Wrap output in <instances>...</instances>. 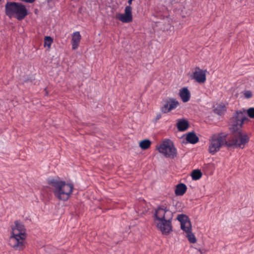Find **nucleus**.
I'll list each match as a JSON object with an SVG mask.
<instances>
[{
	"instance_id": "17",
	"label": "nucleus",
	"mask_w": 254,
	"mask_h": 254,
	"mask_svg": "<svg viewBox=\"0 0 254 254\" xmlns=\"http://www.w3.org/2000/svg\"><path fill=\"white\" fill-rule=\"evenodd\" d=\"M187 189V186L185 184L181 183L176 186L175 190L176 195H183L186 191Z\"/></svg>"
},
{
	"instance_id": "8",
	"label": "nucleus",
	"mask_w": 254,
	"mask_h": 254,
	"mask_svg": "<svg viewBox=\"0 0 254 254\" xmlns=\"http://www.w3.org/2000/svg\"><path fill=\"white\" fill-rule=\"evenodd\" d=\"M235 138L231 141L227 143V146L230 147L235 146L240 148H243L246 143L249 141V137L246 134H243L239 130L234 131Z\"/></svg>"
},
{
	"instance_id": "12",
	"label": "nucleus",
	"mask_w": 254,
	"mask_h": 254,
	"mask_svg": "<svg viewBox=\"0 0 254 254\" xmlns=\"http://www.w3.org/2000/svg\"><path fill=\"white\" fill-rule=\"evenodd\" d=\"M206 71L199 67H196L195 71L193 72V78L196 82L199 83H203L206 81Z\"/></svg>"
},
{
	"instance_id": "14",
	"label": "nucleus",
	"mask_w": 254,
	"mask_h": 254,
	"mask_svg": "<svg viewBox=\"0 0 254 254\" xmlns=\"http://www.w3.org/2000/svg\"><path fill=\"white\" fill-rule=\"evenodd\" d=\"M179 96L183 102H188L190 98V93L187 87H183L179 91Z\"/></svg>"
},
{
	"instance_id": "6",
	"label": "nucleus",
	"mask_w": 254,
	"mask_h": 254,
	"mask_svg": "<svg viewBox=\"0 0 254 254\" xmlns=\"http://www.w3.org/2000/svg\"><path fill=\"white\" fill-rule=\"evenodd\" d=\"M47 182L52 186L56 197L60 200H63L64 181L58 179L49 178L47 180Z\"/></svg>"
},
{
	"instance_id": "11",
	"label": "nucleus",
	"mask_w": 254,
	"mask_h": 254,
	"mask_svg": "<svg viewBox=\"0 0 254 254\" xmlns=\"http://www.w3.org/2000/svg\"><path fill=\"white\" fill-rule=\"evenodd\" d=\"M179 105V102L174 98H168L164 101V105L161 107L163 113H168L171 110L175 109Z\"/></svg>"
},
{
	"instance_id": "27",
	"label": "nucleus",
	"mask_w": 254,
	"mask_h": 254,
	"mask_svg": "<svg viewBox=\"0 0 254 254\" xmlns=\"http://www.w3.org/2000/svg\"><path fill=\"white\" fill-rule=\"evenodd\" d=\"M244 97L246 99H250L253 96L252 92L251 91H250V90H246V91H245L244 92Z\"/></svg>"
},
{
	"instance_id": "7",
	"label": "nucleus",
	"mask_w": 254,
	"mask_h": 254,
	"mask_svg": "<svg viewBox=\"0 0 254 254\" xmlns=\"http://www.w3.org/2000/svg\"><path fill=\"white\" fill-rule=\"evenodd\" d=\"M173 217L172 211L164 205L158 206L155 209L154 220L155 222L168 218L172 219Z\"/></svg>"
},
{
	"instance_id": "13",
	"label": "nucleus",
	"mask_w": 254,
	"mask_h": 254,
	"mask_svg": "<svg viewBox=\"0 0 254 254\" xmlns=\"http://www.w3.org/2000/svg\"><path fill=\"white\" fill-rule=\"evenodd\" d=\"M81 40V35L79 32L76 31L72 34L71 44L72 49L73 50H76L79 46V43Z\"/></svg>"
},
{
	"instance_id": "26",
	"label": "nucleus",
	"mask_w": 254,
	"mask_h": 254,
	"mask_svg": "<svg viewBox=\"0 0 254 254\" xmlns=\"http://www.w3.org/2000/svg\"><path fill=\"white\" fill-rule=\"evenodd\" d=\"M248 116L251 118H254V108H250L247 111Z\"/></svg>"
},
{
	"instance_id": "1",
	"label": "nucleus",
	"mask_w": 254,
	"mask_h": 254,
	"mask_svg": "<svg viewBox=\"0 0 254 254\" xmlns=\"http://www.w3.org/2000/svg\"><path fill=\"white\" fill-rule=\"evenodd\" d=\"M14 223L15 226L12 228L11 235L8 243L14 250L20 251L24 248L25 229L22 223L16 221Z\"/></svg>"
},
{
	"instance_id": "10",
	"label": "nucleus",
	"mask_w": 254,
	"mask_h": 254,
	"mask_svg": "<svg viewBox=\"0 0 254 254\" xmlns=\"http://www.w3.org/2000/svg\"><path fill=\"white\" fill-rule=\"evenodd\" d=\"M172 220L168 218L157 221V228L163 235H168L172 231Z\"/></svg>"
},
{
	"instance_id": "18",
	"label": "nucleus",
	"mask_w": 254,
	"mask_h": 254,
	"mask_svg": "<svg viewBox=\"0 0 254 254\" xmlns=\"http://www.w3.org/2000/svg\"><path fill=\"white\" fill-rule=\"evenodd\" d=\"M186 140L188 142L190 143L195 144L198 141L199 138L194 132H190L187 134L186 136Z\"/></svg>"
},
{
	"instance_id": "28",
	"label": "nucleus",
	"mask_w": 254,
	"mask_h": 254,
	"mask_svg": "<svg viewBox=\"0 0 254 254\" xmlns=\"http://www.w3.org/2000/svg\"><path fill=\"white\" fill-rule=\"evenodd\" d=\"M20 0L22 1H24V2L30 3H33V2H34L35 1V0Z\"/></svg>"
},
{
	"instance_id": "25",
	"label": "nucleus",
	"mask_w": 254,
	"mask_h": 254,
	"mask_svg": "<svg viewBox=\"0 0 254 254\" xmlns=\"http://www.w3.org/2000/svg\"><path fill=\"white\" fill-rule=\"evenodd\" d=\"M53 43V39L50 36H45L44 39V46L49 48L51 46Z\"/></svg>"
},
{
	"instance_id": "16",
	"label": "nucleus",
	"mask_w": 254,
	"mask_h": 254,
	"mask_svg": "<svg viewBox=\"0 0 254 254\" xmlns=\"http://www.w3.org/2000/svg\"><path fill=\"white\" fill-rule=\"evenodd\" d=\"M178 129L180 131H185L189 127L188 122L185 120L182 119L178 121L177 124Z\"/></svg>"
},
{
	"instance_id": "9",
	"label": "nucleus",
	"mask_w": 254,
	"mask_h": 254,
	"mask_svg": "<svg viewBox=\"0 0 254 254\" xmlns=\"http://www.w3.org/2000/svg\"><path fill=\"white\" fill-rule=\"evenodd\" d=\"M133 0H128V5L125 7V12L124 13H118L116 15V18L124 23H128L132 20V8L130 5Z\"/></svg>"
},
{
	"instance_id": "4",
	"label": "nucleus",
	"mask_w": 254,
	"mask_h": 254,
	"mask_svg": "<svg viewBox=\"0 0 254 254\" xmlns=\"http://www.w3.org/2000/svg\"><path fill=\"white\" fill-rule=\"evenodd\" d=\"M156 149L166 158L174 159L177 155V148L169 139H164L160 145L156 146Z\"/></svg>"
},
{
	"instance_id": "5",
	"label": "nucleus",
	"mask_w": 254,
	"mask_h": 254,
	"mask_svg": "<svg viewBox=\"0 0 254 254\" xmlns=\"http://www.w3.org/2000/svg\"><path fill=\"white\" fill-rule=\"evenodd\" d=\"M247 120L248 118L246 116L245 110L236 111L232 119V131L239 130L242 127L244 122Z\"/></svg>"
},
{
	"instance_id": "30",
	"label": "nucleus",
	"mask_w": 254,
	"mask_h": 254,
	"mask_svg": "<svg viewBox=\"0 0 254 254\" xmlns=\"http://www.w3.org/2000/svg\"><path fill=\"white\" fill-rule=\"evenodd\" d=\"M1 0H0V1H1Z\"/></svg>"
},
{
	"instance_id": "21",
	"label": "nucleus",
	"mask_w": 254,
	"mask_h": 254,
	"mask_svg": "<svg viewBox=\"0 0 254 254\" xmlns=\"http://www.w3.org/2000/svg\"><path fill=\"white\" fill-rule=\"evenodd\" d=\"M151 145V141L149 139H144L139 143V146L141 149L145 150L148 149Z\"/></svg>"
},
{
	"instance_id": "29",
	"label": "nucleus",
	"mask_w": 254,
	"mask_h": 254,
	"mask_svg": "<svg viewBox=\"0 0 254 254\" xmlns=\"http://www.w3.org/2000/svg\"><path fill=\"white\" fill-rule=\"evenodd\" d=\"M162 116H161V114L160 113H159V114H157L156 115V116L155 117V120L156 121L159 120L161 118Z\"/></svg>"
},
{
	"instance_id": "19",
	"label": "nucleus",
	"mask_w": 254,
	"mask_h": 254,
	"mask_svg": "<svg viewBox=\"0 0 254 254\" xmlns=\"http://www.w3.org/2000/svg\"><path fill=\"white\" fill-rule=\"evenodd\" d=\"M181 228L186 233L191 231V224L190 221H188L181 225Z\"/></svg>"
},
{
	"instance_id": "23",
	"label": "nucleus",
	"mask_w": 254,
	"mask_h": 254,
	"mask_svg": "<svg viewBox=\"0 0 254 254\" xmlns=\"http://www.w3.org/2000/svg\"><path fill=\"white\" fill-rule=\"evenodd\" d=\"M177 220L180 222L181 225L190 221L188 217L183 214H179L177 216Z\"/></svg>"
},
{
	"instance_id": "15",
	"label": "nucleus",
	"mask_w": 254,
	"mask_h": 254,
	"mask_svg": "<svg viewBox=\"0 0 254 254\" xmlns=\"http://www.w3.org/2000/svg\"><path fill=\"white\" fill-rule=\"evenodd\" d=\"M74 187L73 183L70 181L65 183L64 181V201L67 200L71 192Z\"/></svg>"
},
{
	"instance_id": "24",
	"label": "nucleus",
	"mask_w": 254,
	"mask_h": 254,
	"mask_svg": "<svg viewBox=\"0 0 254 254\" xmlns=\"http://www.w3.org/2000/svg\"><path fill=\"white\" fill-rule=\"evenodd\" d=\"M187 234V237L188 238L189 242L191 243H195L196 242V238L194 235L192 233L191 231L188 232Z\"/></svg>"
},
{
	"instance_id": "22",
	"label": "nucleus",
	"mask_w": 254,
	"mask_h": 254,
	"mask_svg": "<svg viewBox=\"0 0 254 254\" xmlns=\"http://www.w3.org/2000/svg\"><path fill=\"white\" fill-rule=\"evenodd\" d=\"M191 176L192 180H197L201 178L202 173L199 170H194L192 172Z\"/></svg>"
},
{
	"instance_id": "2",
	"label": "nucleus",
	"mask_w": 254,
	"mask_h": 254,
	"mask_svg": "<svg viewBox=\"0 0 254 254\" xmlns=\"http://www.w3.org/2000/svg\"><path fill=\"white\" fill-rule=\"evenodd\" d=\"M5 12L9 17H14L18 20L24 19L28 15L25 6L17 2H7L5 5Z\"/></svg>"
},
{
	"instance_id": "3",
	"label": "nucleus",
	"mask_w": 254,
	"mask_h": 254,
	"mask_svg": "<svg viewBox=\"0 0 254 254\" xmlns=\"http://www.w3.org/2000/svg\"><path fill=\"white\" fill-rule=\"evenodd\" d=\"M227 134L224 132H221L217 134H213L209 140L208 152L214 155L219 151L221 147L226 145L228 142L227 141Z\"/></svg>"
},
{
	"instance_id": "20",
	"label": "nucleus",
	"mask_w": 254,
	"mask_h": 254,
	"mask_svg": "<svg viewBox=\"0 0 254 254\" xmlns=\"http://www.w3.org/2000/svg\"><path fill=\"white\" fill-rule=\"evenodd\" d=\"M226 111V108L224 105H218L214 109V112L218 115H223Z\"/></svg>"
}]
</instances>
